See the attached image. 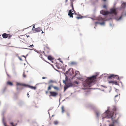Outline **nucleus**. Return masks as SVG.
Wrapping results in <instances>:
<instances>
[{"instance_id":"38","label":"nucleus","mask_w":126,"mask_h":126,"mask_svg":"<svg viewBox=\"0 0 126 126\" xmlns=\"http://www.w3.org/2000/svg\"><path fill=\"white\" fill-rule=\"evenodd\" d=\"M99 20H103V18H101L100 19H99Z\"/></svg>"},{"instance_id":"25","label":"nucleus","mask_w":126,"mask_h":126,"mask_svg":"<svg viewBox=\"0 0 126 126\" xmlns=\"http://www.w3.org/2000/svg\"><path fill=\"white\" fill-rule=\"evenodd\" d=\"M52 85H49L48 87L47 90L48 91L50 90L51 89V87H52Z\"/></svg>"},{"instance_id":"16","label":"nucleus","mask_w":126,"mask_h":126,"mask_svg":"<svg viewBox=\"0 0 126 126\" xmlns=\"http://www.w3.org/2000/svg\"><path fill=\"white\" fill-rule=\"evenodd\" d=\"M126 4L125 3H123L121 5V7L123 8H124L126 7Z\"/></svg>"},{"instance_id":"51","label":"nucleus","mask_w":126,"mask_h":126,"mask_svg":"<svg viewBox=\"0 0 126 126\" xmlns=\"http://www.w3.org/2000/svg\"><path fill=\"white\" fill-rule=\"evenodd\" d=\"M12 126H15L14 125H12Z\"/></svg>"},{"instance_id":"42","label":"nucleus","mask_w":126,"mask_h":126,"mask_svg":"<svg viewBox=\"0 0 126 126\" xmlns=\"http://www.w3.org/2000/svg\"><path fill=\"white\" fill-rule=\"evenodd\" d=\"M26 36H27V38H28L29 37V35H28V36H27V35H26Z\"/></svg>"},{"instance_id":"10","label":"nucleus","mask_w":126,"mask_h":126,"mask_svg":"<svg viewBox=\"0 0 126 126\" xmlns=\"http://www.w3.org/2000/svg\"><path fill=\"white\" fill-rule=\"evenodd\" d=\"M108 82L109 83H112L113 84H114L116 85H117L118 84L117 82L116 81L111 80L109 81Z\"/></svg>"},{"instance_id":"32","label":"nucleus","mask_w":126,"mask_h":126,"mask_svg":"<svg viewBox=\"0 0 126 126\" xmlns=\"http://www.w3.org/2000/svg\"><path fill=\"white\" fill-rule=\"evenodd\" d=\"M74 83L75 84H78L79 83L77 81H74Z\"/></svg>"},{"instance_id":"12","label":"nucleus","mask_w":126,"mask_h":126,"mask_svg":"<svg viewBox=\"0 0 126 126\" xmlns=\"http://www.w3.org/2000/svg\"><path fill=\"white\" fill-rule=\"evenodd\" d=\"M42 31V30H41V28L39 27L38 28H35V29L34 31L37 32H40Z\"/></svg>"},{"instance_id":"35","label":"nucleus","mask_w":126,"mask_h":126,"mask_svg":"<svg viewBox=\"0 0 126 126\" xmlns=\"http://www.w3.org/2000/svg\"><path fill=\"white\" fill-rule=\"evenodd\" d=\"M27 95L28 97H29L30 96L29 95V94L28 93L27 94Z\"/></svg>"},{"instance_id":"47","label":"nucleus","mask_w":126,"mask_h":126,"mask_svg":"<svg viewBox=\"0 0 126 126\" xmlns=\"http://www.w3.org/2000/svg\"><path fill=\"white\" fill-rule=\"evenodd\" d=\"M44 33V32H43L42 31V33Z\"/></svg>"},{"instance_id":"43","label":"nucleus","mask_w":126,"mask_h":126,"mask_svg":"<svg viewBox=\"0 0 126 126\" xmlns=\"http://www.w3.org/2000/svg\"><path fill=\"white\" fill-rule=\"evenodd\" d=\"M98 114H98V113H97V116H98Z\"/></svg>"},{"instance_id":"4","label":"nucleus","mask_w":126,"mask_h":126,"mask_svg":"<svg viewBox=\"0 0 126 126\" xmlns=\"http://www.w3.org/2000/svg\"><path fill=\"white\" fill-rule=\"evenodd\" d=\"M111 78L114 79L116 78L118 80L119 79V77L118 75H114L113 74H111L108 77L109 79H111Z\"/></svg>"},{"instance_id":"30","label":"nucleus","mask_w":126,"mask_h":126,"mask_svg":"<svg viewBox=\"0 0 126 126\" xmlns=\"http://www.w3.org/2000/svg\"><path fill=\"white\" fill-rule=\"evenodd\" d=\"M35 25H34L33 26V28H32V30H33V31H34L35 30Z\"/></svg>"},{"instance_id":"17","label":"nucleus","mask_w":126,"mask_h":126,"mask_svg":"<svg viewBox=\"0 0 126 126\" xmlns=\"http://www.w3.org/2000/svg\"><path fill=\"white\" fill-rule=\"evenodd\" d=\"M7 84L10 86H12L13 85L12 83V82L9 81H7Z\"/></svg>"},{"instance_id":"19","label":"nucleus","mask_w":126,"mask_h":126,"mask_svg":"<svg viewBox=\"0 0 126 126\" xmlns=\"http://www.w3.org/2000/svg\"><path fill=\"white\" fill-rule=\"evenodd\" d=\"M28 86L29 87L31 88L32 89H33L34 90L35 89L36 87H34L33 86H28L27 85V86Z\"/></svg>"},{"instance_id":"37","label":"nucleus","mask_w":126,"mask_h":126,"mask_svg":"<svg viewBox=\"0 0 126 126\" xmlns=\"http://www.w3.org/2000/svg\"><path fill=\"white\" fill-rule=\"evenodd\" d=\"M19 59L20 61H22V59H21V58H20V57H19Z\"/></svg>"},{"instance_id":"49","label":"nucleus","mask_w":126,"mask_h":126,"mask_svg":"<svg viewBox=\"0 0 126 126\" xmlns=\"http://www.w3.org/2000/svg\"><path fill=\"white\" fill-rule=\"evenodd\" d=\"M61 63H62V61H61Z\"/></svg>"},{"instance_id":"45","label":"nucleus","mask_w":126,"mask_h":126,"mask_svg":"<svg viewBox=\"0 0 126 126\" xmlns=\"http://www.w3.org/2000/svg\"><path fill=\"white\" fill-rule=\"evenodd\" d=\"M68 1V0H65V2H67V1Z\"/></svg>"},{"instance_id":"48","label":"nucleus","mask_w":126,"mask_h":126,"mask_svg":"<svg viewBox=\"0 0 126 126\" xmlns=\"http://www.w3.org/2000/svg\"><path fill=\"white\" fill-rule=\"evenodd\" d=\"M5 89H4L3 91V92H4L5 91Z\"/></svg>"},{"instance_id":"13","label":"nucleus","mask_w":126,"mask_h":126,"mask_svg":"<svg viewBox=\"0 0 126 126\" xmlns=\"http://www.w3.org/2000/svg\"><path fill=\"white\" fill-rule=\"evenodd\" d=\"M16 86V90L17 91H19L22 89V88L20 86Z\"/></svg>"},{"instance_id":"15","label":"nucleus","mask_w":126,"mask_h":126,"mask_svg":"<svg viewBox=\"0 0 126 126\" xmlns=\"http://www.w3.org/2000/svg\"><path fill=\"white\" fill-rule=\"evenodd\" d=\"M95 23L96 24H100L101 25H104L105 24L104 22V21H103L102 22H101V23L99 22H95Z\"/></svg>"},{"instance_id":"5","label":"nucleus","mask_w":126,"mask_h":126,"mask_svg":"<svg viewBox=\"0 0 126 126\" xmlns=\"http://www.w3.org/2000/svg\"><path fill=\"white\" fill-rule=\"evenodd\" d=\"M49 92L50 94L49 95L50 96H51L55 97L58 95V93L55 92L50 91Z\"/></svg>"},{"instance_id":"1","label":"nucleus","mask_w":126,"mask_h":126,"mask_svg":"<svg viewBox=\"0 0 126 126\" xmlns=\"http://www.w3.org/2000/svg\"><path fill=\"white\" fill-rule=\"evenodd\" d=\"M96 76H93L91 77L88 78L86 81L83 83V86L85 87L86 88L91 86L93 84V82L96 79Z\"/></svg>"},{"instance_id":"28","label":"nucleus","mask_w":126,"mask_h":126,"mask_svg":"<svg viewBox=\"0 0 126 126\" xmlns=\"http://www.w3.org/2000/svg\"><path fill=\"white\" fill-rule=\"evenodd\" d=\"M82 16H77V17H76V18L78 19H81V18H82Z\"/></svg>"},{"instance_id":"8","label":"nucleus","mask_w":126,"mask_h":126,"mask_svg":"<svg viewBox=\"0 0 126 126\" xmlns=\"http://www.w3.org/2000/svg\"><path fill=\"white\" fill-rule=\"evenodd\" d=\"M73 11H72L71 10H70L68 12V15L70 16V17H73V15L74 14L73 13H72V12H73Z\"/></svg>"},{"instance_id":"9","label":"nucleus","mask_w":126,"mask_h":126,"mask_svg":"<svg viewBox=\"0 0 126 126\" xmlns=\"http://www.w3.org/2000/svg\"><path fill=\"white\" fill-rule=\"evenodd\" d=\"M27 86V85L26 84H24L23 83H19V82H17L16 83V86Z\"/></svg>"},{"instance_id":"26","label":"nucleus","mask_w":126,"mask_h":126,"mask_svg":"<svg viewBox=\"0 0 126 126\" xmlns=\"http://www.w3.org/2000/svg\"><path fill=\"white\" fill-rule=\"evenodd\" d=\"M69 88L68 87L67 85H66L64 87V91H65L67 88Z\"/></svg>"},{"instance_id":"36","label":"nucleus","mask_w":126,"mask_h":126,"mask_svg":"<svg viewBox=\"0 0 126 126\" xmlns=\"http://www.w3.org/2000/svg\"><path fill=\"white\" fill-rule=\"evenodd\" d=\"M10 124L12 126L14 125L13 123V122H11Z\"/></svg>"},{"instance_id":"22","label":"nucleus","mask_w":126,"mask_h":126,"mask_svg":"<svg viewBox=\"0 0 126 126\" xmlns=\"http://www.w3.org/2000/svg\"><path fill=\"white\" fill-rule=\"evenodd\" d=\"M53 87L55 89L57 90H59V88L56 86H53Z\"/></svg>"},{"instance_id":"40","label":"nucleus","mask_w":126,"mask_h":126,"mask_svg":"<svg viewBox=\"0 0 126 126\" xmlns=\"http://www.w3.org/2000/svg\"><path fill=\"white\" fill-rule=\"evenodd\" d=\"M63 83H65V84H66V82H65V81L64 80H63Z\"/></svg>"},{"instance_id":"18","label":"nucleus","mask_w":126,"mask_h":126,"mask_svg":"<svg viewBox=\"0 0 126 126\" xmlns=\"http://www.w3.org/2000/svg\"><path fill=\"white\" fill-rule=\"evenodd\" d=\"M67 85L69 87H70L72 86H73L72 84L71 83H68Z\"/></svg>"},{"instance_id":"6","label":"nucleus","mask_w":126,"mask_h":126,"mask_svg":"<svg viewBox=\"0 0 126 126\" xmlns=\"http://www.w3.org/2000/svg\"><path fill=\"white\" fill-rule=\"evenodd\" d=\"M12 36V35L9 34H7L6 33H4L2 34V36L4 38H6L8 37L10 38Z\"/></svg>"},{"instance_id":"52","label":"nucleus","mask_w":126,"mask_h":126,"mask_svg":"<svg viewBox=\"0 0 126 126\" xmlns=\"http://www.w3.org/2000/svg\"><path fill=\"white\" fill-rule=\"evenodd\" d=\"M1 36V35L0 34V36Z\"/></svg>"},{"instance_id":"46","label":"nucleus","mask_w":126,"mask_h":126,"mask_svg":"<svg viewBox=\"0 0 126 126\" xmlns=\"http://www.w3.org/2000/svg\"><path fill=\"white\" fill-rule=\"evenodd\" d=\"M54 115H52V117H53V116H54Z\"/></svg>"},{"instance_id":"11","label":"nucleus","mask_w":126,"mask_h":126,"mask_svg":"<svg viewBox=\"0 0 126 126\" xmlns=\"http://www.w3.org/2000/svg\"><path fill=\"white\" fill-rule=\"evenodd\" d=\"M71 2V6L72 7V10L73 11H74V8L73 5V3L75 0H70Z\"/></svg>"},{"instance_id":"24","label":"nucleus","mask_w":126,"mask_h":126,"mask_svg":"<svg viewBox=\"0 0 126 126\" xmlns=\"http://www.w3.org/2000/svg\"><path fill=\"white\" fill-rule=\"evenodd\" d=\"M61 109L62 110V113H63L64 111V106H62L61 107Z\"/></svg>"},{"instance_id":"29","label":"nucleus","mask_w":126,"mask_h":126,"mask_svg":"<svg viewBox=\"0 0 126 126\" xmlns=\"http://www.w3.org/2000/svg\"><path fill=\"white\" fill-rule=\"evenodd\" d=\"M54 123L55 125H57L58 124V122L57 121H54Z\"/></svg>"},{"instance_id":"27","label":"nucleus","mask_w":126,"mask_h":126,"mask_svg":"<svg viewBox=\"0 0 126 126\" xmlns=\"http://www.w3.org/2000/svg\"><path fill=\"white\" fill-rule=\"evenodd\" d=\"M114 122L113 121L112 123L110 124L109 125V126H114Z\"/></svg>"},{"instance_id":"31","label":"nucleus","mask_w":126,"mask_h":126,"mask_svg":"<svg viewBox=\"0 0 126 126\" xmlns=\"http://www.w3.org/2000/svg\"><path fill=\"white\" fill-rule=\"evenodd\" d=\"M23 76L24 78H25L26 77V75L25 74L24 72L23 74Z\"/></svg>"},{"instance_id":"21","label":"nucleus","mask_w":126,"mask_h":126,"mask_svg":"<svg viewBox=\"0 0 126 126\" xmlns=\"http://www.w3.org/2000/svg\"><path fill=\"white\" fill-rule=\"evenodd\" d=\"M108 5L107 4H104L103 5V8L106 9L107 8Z\"/></svg>"},{"instance_id":"7","label":"nucleus","mask_w":126,"mask_h":126,"mask_svg":"<svg viewBox=\"0 0 126 126\" xmlns=\"http://www.w3.org/2000/svg\"><path fill=\"white\" fill-rule=\"evenodd\" d=\"M100 13L104 15H106L109 14V12L102 10L100 11Z\"/></svg>"},{"instance_id":"39","label":"nucleus","mask_w":126,"mask_h":126,"mask_svg":"<svg viewBox=\"0 0 126 126\" xmlns=\"http://www.w3.org/2000/svg\"><path fill=\"white\" fill-rule=\"evenodd\" d=\"M4 126H6V124H5V123H4Z\"/></svg>"},{"instance_id":"20","label":"nucleus","mask_w":126,"mask_h":126,"mask_svg":"<svg viewBox=\"0 0 126 126\" xmlns=\"http://www.w3.org/2000/svg\"><path fill=\"white\" fill-rule=\"evenodd\" d=\"M76 63L74 62H72L70 63V64L71 65H74L76 64Z\"/></svg>"},{"instance_id":"33","label":"nucleus","mask_w":126,"mask_h":126,"mask_svg":"<svg viewBox=\"0 0 126 126\" xmlns=\"http://www.w3.org/2000/svg\"><path fill=\"white\" fill-rule=\"evenodd\" d=\"M66 114H67V116H68V117H69V116H70V114L68 113V112H67V113H66Z\"/></svg>"},{"instance_id":"34","label":"nucleus","mask_w":126,"mask_h":126,"mask_svg":"<svg viewBox=\"0 0 126 126\" xmlns=\"http://www.w3.org/2000/svg\"><path fill=\"white\" fill-rule=\"evenodd\" d=\"M32 46L33 47H34V46L33 44H32L31 45H30V46H29V47H32Z\"/></svg>"},{"instance_id":"41","label":"nucleus","mask_w":126,"mask_h":126,"mask_svg":"<svg viewBox=\"0 0 126 126\" xmlns=\"http://www.w3.org/2000/svg\"><path fill=\"white\" fill-rule=\"evenodd\" d=\"M46 78L45 77H42V79H46Z\"/></svg>"},{"instance_id":"44","label":"nucleus","mask_w":126,"mask_h":126,"mask_svg":"<svg viewBox=\"0 0 126 126\" xmlns=\"http://www.w3.org/2000/svg\"><path fill=\"white\" fill-rule=\"evenodd\" d=\"M46 94H47L48 93V92L47 91H46Z\"/></svg>"},{"instance_id":"2","label":"nucleus","mask_w":126,"mask_h":126,"mask_svg":"<svg viewBox=\"0 0 126 126\" xmlns=\"http://www.w3.org/2000/svg\"><path fill=\"white\" fill-rule=\"evenodd\" d=\"M116 107L115 106L113 107L112 111H110L108 109L105 112V113L106 114V116L105 117L107 118H111L112 119H113L114 113L115 111H116Z\"/></svg>"},{"instance_id":"50","label":"nucleus","mask_w":126,"mask_h":126,"mask_svg":"<svg viewBox=\"0 0 126 126\" xmlns=\"http://www.w3.org/2000/svg\"><path fill=\"white\" fill-rule=\"evenodd\" d=\"M23 56L25 57V56Z\"/></svg>"},{"instance_id":"3","label":"nucleus","mask_w":126,"mask_h":126,"mask_svg":"<svg viewBox=\"0 0 126 126\" xmlns=\"http://www.w3.org/2000/svg\"><path fill=\"white\" fill-rule=\"evenodd\" d=\"M109 14H113L115 15H116L117 12L116 9L114 8H112L110 9V12H109Z\"/></svg>"},{"instance_id":"14","label":"nucleus","mask_w":126,"mask_h":126,"mask_svg":"<svg viewBox=\"0 0 126 126\" xmlns=\"http://www.w3.org/2000/svg\"><path fill=\"white\" fill-rule=\"evenodd\" d=\"M47 58L50 61L52 60L53 59V58L51 56H48Z\"/></svg>"},{"instance_id":"23","label":"nucleus","mask_w":126,"mask_h":126,"mask_svg":"<svg viewBox=\"0 0 126 126\" xmlns=\"http://www.w3.org/2000/svg\"><path fill=\"white\" fill-rule=\"evenodd\" d=\"M118 95H119L118 94L115 96V97L114 98V99L115 101H117V100L119 98V97L117 99L116 98V97H118Z\"/></svg>"}]
</instances>
